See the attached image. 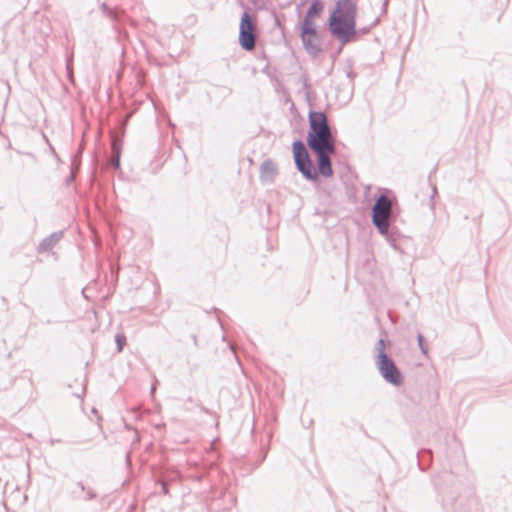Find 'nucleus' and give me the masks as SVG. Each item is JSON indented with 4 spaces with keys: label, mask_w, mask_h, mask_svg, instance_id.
I'll return each mask as SVG.
<instances>
[{
    "label": "nucleus",
    "mask_w": 512,
    "mask_h": 512,
    "mask_svg": "<svg viewBox=\"0 0 512 512\" xmlns=\"http://www.w3.org/2000/svg\"><path fill=\"white\" fill-rule=\"evenodd\" d=\"M356 0H337L331 10L328 25L333 37L345 45L356 38Z\"/></svg>",
    "instance_id": "f257e3e1"
},
{
    "label": "nucleus",
    "mask_w": 512,
    "mask_h": 512,
    "mask_svg": "<svg viewBox=\"0 0 512 512\" xmlns=\"http://www.w3.org/2000/svg\"><path fill=\"white\" fill-rule=\"evenodd\" d=\"M309 132L307 144L310 149L330 148L335 146L326 115L323 112L312 111L309 113Z\"/></svg>",
    "instance_id": "f03ea898"
},
{
    "label": "nucleus",
    "mask_w": 512,
    "mask_h": 512,
    "mask_svg": "<svg viewBox=\"0 0 512 512\" xmlns=\"http://www.w3.org/2000/svg\"><path fill=\"white\" fill-rule=\"evenodd\" d=\"M257 20L248 11H245L239 24V44L247 50L252 51L256 45Z\"/></svg>",
    "instance_id": "7ed1b4c3"
},
{
    "label": "nucleus",
    "mask_w": 512,
    "mask_h": 512,
    "mask_svg": "<svg viewBox=\"0 0 512 512\" xmlns=\"http://www.w3.org/2000/svg\"><path fill=\"white\" fill-rule=\"evenodd\" d=\"M293 156L297 168L308 179H316L317 173L302 141L293 143Z\"/></svg>",
    "instance_id": "20e7f679"
},
{
    "label": "nucleus",
    "mask_w": 512,
    "mask_h": 512,
    "mask_svg": "<svg viewBox=\"0 0 512 512\" xmlns=\"http://www.w3.org/2000/svg\"><path fill=\"white\" fill-rule=\"evenodd\" d=\"M392 203L387 196H380L373 207V223L382 234L389 228L388 219L391 214Z\"/></svg>",
    "instance_id": "39448f33"
},
{
    "label": "nucleus",
    "mask_w": 512,
    "mask_h": 512,
    "mask_svg": "<svg viewBox=\"0 0 512 512\" xmlns=\"http://www.w3.org/2000/svg\"><path fill=\"white\" fill-rule=\"evenodd\" d=\"M300 37L305 49L309 53L317 54L321 51V41L316 23L302 22L300 26Z\"/></svg>",
    "instance_id": "423d86ee"
},
{
    "label": "nucleus",
    "mask_w": 512,
    "mask_h": 512,
    "mask_svg": "<svg viewBox=\"0 0 512 512\" xmlns=\"http://www.w3.org/2000/svg\"><path fill=\"white\" fill-rule=\"evenodd\" d=\"M382 345V349L379 351L378 355V368L382 374V376L390 383L395 385L401 383V374L398 371L397 367L393 363L391 359L388 358L386 353L384 352V344L383 341H380Z\"/></svg>",
    "instance_id": "0eeeda50"
},
{
    "label": "nucleus",
    "mask_w": 512,
    "mask_h": 512,
    "mask_svg": "<svg viewBox=\"0 0 512 512\" xmlns=\"http://www.w3.org/2000/svg\"><path fill=\"white\" fill-rule=\"evenodd\" d=\"M311 150L317 155L319 172L325 177H330L333 174L330 156L335 153V146H332L331 149L322 147Z\"/></svg>",
    "instance_id": "6e6552de"
},
{
    "label": "nucleus",
    "mask_w": 512,
    "mask_h": 512,
    "mask_svg": "<svg viewBox=\"0 0 512 512\" xmlns=\"http://www.w3.org/2000/svg\"><path fill=\"white\" fill-rule=\"evenodd\" d=\"M324 5L320 0H313L302 22L316 23L315 19L320 16Z\"/></svg>",
    "instance_id": "1a4fd4ad"
},
{
    "label": "nucleus",
    "mask_w": 512,
    "mask_h": 512,
    "mask_svg": "<svg viewBox=\"0 0 512 512\" xmlns=\"http://www.w3.org/2000/svg\"><path fill=\"white\" fill-rule=\"evenodd\" d=\"M277 172V167L271 160L265 161L261 166V174L265 179L273 177Z\"/></svg>",
    "instance_id": "9d476101"
},
{
    "label": "nucleus",
    "mask_w": 512,
    "mask_h": 512,
    "mask_svg": "<svg viewBox=\"0 0 512 512\" xmlns=\"http://www.w3.org/2000/svg\"><path fill=\"white\" fill-rule=\"evenodd\" d=\"M116 341H117V343H118V349H119V351H121V350H122V347H123V343H124V341H125V337H124V336H122V335H118V336L116 337Z\"/></svg>",
    "instance_id": "9b49d317"
},
{
    "label": "nucleus",
    "mask_w": 512,
    "mask_h": 512,
    "mask_svg": "<svg viewBox=\"0 0 512 512\" xmlns=\"http://www.w3.org/2000/svg\"><path fill=\"white\" fill-rule=\"evenodd\" d=\"M418 341H419V345H420V347H421L422 351H423L424 353H427L426 349H425V348H424V346H423V343H422L423 338H422V336H421V335H419V337H418Z\"/></svg>",
    "instance_id": "f8f14e48"
},
{
    "label": "nucleus",
    "mask_w": 512,
    "mask_h": 512,
    "mask_svg": "<svg viewBox=\"0 0 512 512\" xmlns=\"http://www.w3.org/2000/svg\"><path fill=\"white\" fill-rule=\"evenodd\" d=\"M163 489H164V491L167 493V491H166V485H165V484H163Z\"/></svg>",
    "instance_id": "ddd939ff"
}]
</instances>
